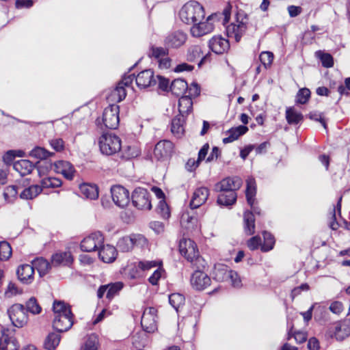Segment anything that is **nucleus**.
Segmentation results:
<instances>
[{
	"instance_id": "nucleus-16",
	"label": "nucleus",
	"mask_w": 350,
	"mask_h": 350,
	"mask_svg": "<svg viewBox=\"0 0 350 350\" xmlns=\"http://www.w3.org/2000/svg\"><path fill=\"white\" fill-rule=\"evenodd\" d=\"M73 325V314H57L54 316L53 327L59 332H66Z\"/></svg>"
},
{
	"instance_id": "nucleus-30",
	"label": "nucleus",
	"mask_w": 350,
	"mask_h": 350,
	"mask_svg": "<svg viewBox=\"0 0 350 350\" xmlns=\"http://www.w3.org/2000/svg\"><path fill=\"white\" fill-rule=\"evenodd\" d=\"M231 269L223 264H217L214 267L213 271V278L218 282L228 280Z\"/></svg>"
},
{
	"instance_id": "nucleus-33",
	"label": "nucleus",
	"mask_w": 350,
	"mask_h": 350,
	"mask_svg": "<svg viewBox=\"0 0 350 350\" xmlns=\"http://www.w3.org/2000/svg\"><path fill=\"white\" fill-rule=\"evenodd\" d=\"M184 122V117L181 116H177L172 121L171 131L177 138L181 137L185 132Z\"/></svg>"
},
{
	"instance_id": "nucleus-23",
	"label": "nucleus",
	"mask_w": 350,
	"mask_h": 350,
	"mask_svg": "<svg viewBox=\"0 0 350 350\" xmlns=\"http://www.w3.org/2000/svg\"><path fill=\"white\" fill-rule=\"evenodd\" d=\"M73 262V257L70 252H59L52 256L51 264L53 266H70Z\"/></svg>"
},
{
	"instance_id": "nucleus-5",
	"label": "nucleus",
	"mask_w": 350,
	"mask_h": 350,
	"mask_svg": "<svg viewBox=\"0 0 350 350\" xmlns=\"http://www.w3.org/2000/svg\"><path fill=\"white\" fill-rule=\"evenodd\" d=\"M148 245L146 237L140 234H132L120 238L117 243L118 248L124 252L131 251L134 247L143 248Z\"/></svg>"
},
{
	"instance_id": "nucleus-14",
	"label": "nucleus",
	"mask_w": 350,
	"mask_h": 350,
	"mask_svg": "<svg viewBox=\"0 0 350 350\" xmlns=\"http://www.w3.org/2000/svg\"><path fill=\"white\" fill-rule=\"evenodd\" d=\"M111 198L113 202L119 207L124 208L129 203V192L121 185H113L111 188Z\"/></svg>"
},
{
	"instance_id": "nucleus-11",
	"label": "nucleus",
	"mask_w": 350,
	"mask_h": 350,
	"mask_svg": "<svg viewBox=\"0 0 350 350\" xmlns=\"http://www.w3.org/2000/svg\"><path fill=\"white\" fill-rule=\"evenodd\" d=\"M157 310L153 307H149L144 310L142 317L141 324L144 331L152 333L157 329Z\"/></svg>"
},
{
	"instance_id": "nucleus-48",
	"label": "nucleus",
	"mask_w": 350,
	"mask_h": 350,
	"mask_svg": "<svg viewBox=\"0 0 350 350\" xmlns=\"http://www.w3.org/2000/svg\"><path fill=\"white\" fill-rule=\"evenodd\" d=\"M169 302L176 310H178L183 305L185 297L180 293H172L169 296Z\"/></svg>"
},
{
	"instance_id": "nucleus-2",
	"label": "nucleus",
	"mask_w": 350,
	"mask_h": 350,
	"mask_svg": "<svg viewBox=\"0 0 350 350\" xmlns=\"http://www.w3.org/2000/svg\"><path fill=\"white\" fill-rule=\"evenodd\" d=\"M204 16V8L194 1L186 3L179 11L180 19L187 25H193L194 23L203 20Z\"/></svg>"
},
{
	"instance_id": "nucleus-45",
	"label": "nucleus",
	"mask_w": 350,
	"mask_h": 350,
	"mask_svg": "<svg viewBox=\"0 0 350 350\" xmlns=\"http://www.w3.org/2000/svg\"><path fill=\"white\" fill-rule=\"evenodd\" d=\"M29 155L31 157H34L39 159H46L54 155L53 152H51L44 148L36 147L29 152Z\"/></svg>"
},
{
	"instance_id": "nucleus-46",
	"label": "nucleus",
	"mask_w": 350,
	"mask_h": 350,
	"mask_svg": "<svg viewBox=\"0 0 350 350\" xmlns=\"http://www.w3.org/2000/svg\"><path fill=\"white\" fill-rule=\"evenodd\" d=\"M62 185V180L55 177L45 178L41 181L42 188H57L61 187Z\"/></svg>"
},
{
	"instance_id": "nucleus-25",
	"label": "nucleus",
	"mask_w": 350,
	"mask_h": 350,
	"mask_svg": "<svg viewBox=\"0 0 350 350\" xmlns=\"http://www.w3.org/2000/svg\"><path fill=\"white\" fill-rule=\"evenodd\" d=\"M256 193V182L254 178H248L247 180V187H246V198L248 204L251 206L252 211L257 214H259L260 212L258 211V208L254 206V197Z\"/></svg>"
},
{
	"instance_id": "nucleus-10",
	"label": "nucleus",
	"mask_w": 350,
	"mask_h": 350,
	"mask_svg": "<svg viewBox=\"0 0 350 350\" xmlns=\"http://www.w3.org/2000/svg\"><path fill=\"white\" fill-rule=\"evenodd\" d=\"M216 17V14L210 15L204 21H198L193 24L190 31L193 37H201L210 33L214 29V25L212 21Z\"/></svg>"
},
{
	"instance_id": "nucleus-55",
	"label": "nucleus",
	"mask_w": 350,
	"mask_h": 350,
	"mask_svg": "<svg viewBox=\"0 0 350 350\" xmlns=\"http://www.w3.org/2000/svg\"><path fill=\"white\" fill-rule=\"evenodd\" d=\"M138 263L142 272L162 265L161 262L159 260H144L139 261Z\"/></svg>"
},
{
	"instance_id": "nucleus-47",
	"label": "nucleus",
	"mask_w": 350,
	"mask_h": 350,
	"mask_svg": "<svg viewBox=\"0 0 350 350\" xmlns=\"http://www.w3.org/2000/svg\"><path fill=\"white\" fill-rule=\"evenodd\" d=\"M123 286V283L121 282L107 284V292L106 294L107 298L109 299H112L120 291L122 290Z\"/></svg>"
},
{
	"instance_id": "nucleus-6",
	"label": "nucleus",
	"mask_w": 350,
	"mask_h": 350,
	"mask_svg": "<svg viewBox=\"0 0 350 350\" xmlns=\"http://www.w3.org/2000/svg\"><path fill=\"white\" fill-rule=\"evenodd\" d=\"M247 18L243 14H238L236 20L226 27L227 36L234 38L239 42L245 33L247 26Z\"/></svg>"
},
{
	"instance_id": "nucleus-19",
	"label": "nucleus",
	"mask_w": 350,
	"mask_h": 350,
	"mask_svg": "<svg viewBox=\"0 0 350 350\" xmlns=\"http://www.w3.org/2000/svg\"><path fill=\"white\" fill-rule=\"evenodd\" d=\"M137 86L140 88H146L156 83L154 72L152 70H145L139 72L135 77Z\"/></svg>"
},
{
	"instance_id": "nucleus-41",
	"label": "nucleus",
	"mask_w": 350,
	"mask_h": 350,
	"mask_svg": "<svg viewBox=\"0 0 350 350\" xmlns=\"http://www.w3.org/2000/svg\"><path fill=\"white\" fill-rule=\"evenodd\" d=\"M53 310L54 316L72 314L70 306L62 301H55L53 302Z\"/></svg>"
},
{
	"instance_id": "nucleus-21",
	"label": "nucleus",
	"mask_w": 350,
	"mask_h": 350,
	"mask_svg": "<svg viewBox=\"0 0 350 350\" xmlns=\"http://www.w3.org/2000/svg\"><path fill=\"white\" fill-rule=\"evenodd\" d=\"M209 196V191L206 187H199L193 193L190 206L191 208H197L206 201Z\"/></svg>"
},
{
	"instance_id": "nucleus-7",
	"label": "nucleus",
	"mask_w": 350,
	"mask_h": 350,
	"mask_svg": "<svg viewBox=\"0 0 350 350\" xmlns=\"http://www.w3.org/2000/svg\"><path fill=\"white\" fill-rule=\"evenodd\" d=\"M102 122L107 129H117L120 122L119 106L111 104L106 107L103 113Z\"/></svg>"
},
{
	"instance_id": "nucleus-63",
	"label": "nucleus",
	"mask_w": 350,
	"mask_h": 350,
	"mask_svg": "<svg viewBox=\"0 0 350 350\" xmlns=\"http://www.w3.org/2000/svg\"><path fill=\"white\" fill-rule=\"evenodd\" d=\"M18 342L15 339L10 338L5 340V345H3L0 350H18Z\"/></svg>"
},
{
	"instance_id": "nucleus-36",
	"label": "nucleus",
	"mask_w": 350,
	"mask_h": 350,
	"mask_svg": "<svg viewBox=\"0 0 350 350\" xmlns=\"http://www.w3.org/2000/svg\"><path fill=\"white\" fill-rule=\"evenodd\" d=\"M188 88L187 82L181 79H174L170 85L172 93L177 96L183 95Z\"/></svg>"
},
{
	"instance_id": "nucleus-54",
	"label": "nucleus",
	"mask_w": 350,
	"mask_h": 350,
	"mask_svg": "<svg viewBox=\"0 0 350 350\" xmlns=\"http://www.w3.org/2000/svg\"><path fill=\"white\" fill-rule=\"evenodd\" d=\"M274 56L270 51H263L260 54L259 59L265 68H269L272 64Z\"/></svg>"
},
{
	"instance_id": "nucleus-34",
	"label": "nucleus",
	"mask_w": 350,
	"mask_h": 350,
	"mask_svg": "<svg viewBox=\"0 0 350 350\" xmlns=\"http://www.w3.org/2000/svg\"><path fill=\"white\" fill-rule=\"evenodd\" d=\"M126 95L125 88L121 84H118L107 96V100L109 103H119L124 99Z\"/></svg>"
},
{
	"instance_id": "nucleus-22",
	"label": "nucleus",
	"mask_w": 350,
	"mask_h": 350,
	"mask_svg": "<svg viewBox=\"0 0 350 350\" xmlns=\"http://www.w3.org/2000/svg\"><path fill=\"white\" fill-rule=\"evenodd\" d=\"M210 49L217 54H222L230 48L228 40L221 36H214L209 40Z\"/></svg>"
},
{
	"instance_id": "nucleus-44",
	"label": "nucleus",
	"mask_w": 350,
	"mask_h": 350,
	"mask_svg": "<svg viewBox=\"0 0 350 350\" xmlns=\"http://www.w3.org/2000/svg\"><path fill=\"white\" fill-rule=\"evenodd\" d=\"M99 345L98 337L96 334H91L88 336L81 350H98Z\"/></svg>"
},
{
	"instance_id": "nucleus-26",
	"label": "nucleus",
	"mask_w": 350,
	"mask_h": 350,
	"mask_svg": "<svg viewBox=\"0 0 350 350\" xmlns=\"http://www.w3.org/2000/svg\"><path fill=\"white\" fill-rule=\"evenodd\" d=\"M80 195L88 200H96L98 198V188L94 184L82 183L79 185Z\"/></svg>"
},
{
	"instance_id": "nucleus-18",
	"label": "nucleus",
	"mask_w": 350,
	"mask_h": 350,
	"mask_svg": "<svg viewBox=\"0 0 350 350\" xmlns=\"http://www.w3.org/2000/svg\"><path fill=\"white\" fill-rule=\"evenodd\" d=\"M54 170L67 180H71L74 178L75 170L73 165L68 161H59L54 163Z\"/></svg>"
},
{
	"instance_id": "nucleus-31",
	"label": "nucleus",
	"mask_w": 350,
	"mask_h": 350,
	"mask_svg": "<svg viewBox=\"0 0 350 350\" xmlns=\"http://www.w3.org/2000/svg\"><path fill=\"white\" fill-rule=\"evenodd\" d=\"M248 131L245 126L240 125L237 127L231 128L227 131L228 137L223 139L224 144H228L237 139L241 135H244Z\"/></svg>"
},
{
	"instance_id": "nucleus-13",
	"label": "nucleus",
	"mask_w": 350,
	"mask_h": 350,
	"mask_svg": "<svg viewBox=\"0 0 350 350\" xmlns=\"http://www.w3.org/2000/svg\"><path fill=\"white\" fill-rule=\"evenodd\" d=\"M104 238L100 232H95L84 238L81 243V249L87 252L95 251L103 245Z\"/></svg>"
},
{
	"instance_id": "nucleus-60",
	"label": "nucleus",
	"mask_w": 350,
	"mask_h": 350,
	"mask_svg": "<svg viewBox=\"0 0 350 350\" xmlns=\"http://www.w3.org/2000/svg\"><path fill=\"white\" fill-rule=\"evenodd\" d=\"M188 92V95L187 96H190L192 98H196L200 94V88L197 83H192L190 86H188L187 91Z\"/></svg>"
},
{
	"instance_id": "nucleus-43",
	"label": "nucleus",
	"mask_w": 350,
	"mask_h": 350,
	"mask_svg": "<svg viewBox=\"0 0 350 350\" xmlns=\"http://www.w3.org/2000/svg\"><path fill=\"white\" fill-rule=\"evenodd\" d=\"M125 274L130 279H137L142 277V271L138 262L131 263L125 269Z\"/></svg>"
},
{
	"instance_id": "nucleus-9",
	"label": "nucleus",
	"mask_w": 350,
	"mask_h": 350,
	"mask_svg": "<svg viewBox=\"0 0 350 350\" xmlns=\"http://www.w3.org/2000/svg\"><path fill=\"white\" fill-rule=\"evenodd\" d=\"M132 202L133 205L139 210H150L152 204L150 198V193L144 188H136L132 194Z\"/></svg>"
},
{
	"instance_id": "nucleus-58",
	"label": "nucleus",
	"mask_w": 350,
	"mask_h": 350,
	"mask_svg": "<svg viewBox=\"0 0 350 350\" xmlns=\"http://www.w3.org/2000/svg\"><path fill=\"white\" fill-rule=\"evenodd\" d=\"M164 273V269L162 268V266H159L156 270H154V273L150 276L148 278V281L152 285H157L158 284L159 280L162 277Z\"/></svg>"
},
{
	"instance_id": "nucleus-37",
	"label": "nucleus",
	"mask_w": 350,
	"mask_h": 350,
	"mask_svg": "<svg viewBox=\"0 0 350 350\" xmlns=\"http://www.w3.org/2000/svg\"><path fill=\"white\" fill-rule=\"evenodd\" d=\"M60 335L57 333H49L44 339V347L47 350H54L59 345Z\"/></svg>"
},
{
	"instance_id": "nucleus-3",
	"label": "nucleus",
	"mask_w": 350,
	"mask_h": 350,
	"mask_svg": "<svg viewBox=\"0 0 350 350\" xmlns=\"http://www.w3.org/2000/svg\"><path fill=\"white\" fill-rule=\"evenodd\" d=\"M101 152L106 155H111L119 152L122 148L120 137L112 133L103 134L98 140Z\"/></svg>"
},
{
	"instance_id": "nucleus-29",
	"label": "nucleus",
	"mask_w": 350,
	"mask_h": 350,
	"mask_svg": "<svg viewBox=\"0 0 350 350\" xmlns=\"http://www.w3.org/2000/svg\"><path fill=\"white\" fill-rule=\"evenodd\" d=\"M99 257L105 262H113L117 256L116 249L110 245H103L99 251Z\"/></svg>"
},
{
	"instance_id": "nucleus-24",
	"label": "nucleus",
	"mask_w": 350,
	"mask_h": 350,
	"mask_svg": "<svg viewBox=\"0 0 350 350\" xmlns=\"http://www.w3.org/2000/svg\"><path fill=\"white\" fill-rule=\"evenodd\" d=\"M16 273L18 279L25 284L31 283L33 280L34 269L31 265L25 264L19 266Z\"/></svg>"
},
{
	"instance_id": "nucleus-35",
	"label": "nucleus",
	"mask_w": 350,
	"mask_h": 350,
	"mask_svg": "<svg viewBox=\"0 0 350 350\" xmlns=\"http://www.w3.org/2000/svg\"><path fill=\"white\" fill-rule=\"evenodd\" d=\"M42 190V187L38 185H31L21 191L20 198L23 200H31L38 196Z\"/></svg>"
},
{
	"instance_id": "nucleus-12",
	"label": "nucleus",
	"mask_w": 350,
	"mask_h": 350,
	"mask_svg": "<svg viewBox=\"0 0 350 350\" xmlns=\"http://www.w3.org/2000/svg\"><path fill=\"white\" fill-rule=\"evenodd\" d=\"M174 152V145L169 140L159 141L154 149V157L157 161H166L171 157Z\"/></svg>"
},
{
	"instance_id": "nucleus-39",
	"label": "nucleus",
	"mask_w": 350,
	"mask_h": 350,
	"mask_svg": "<svg viewBox=\"0 0 350 350\" xmlns=\"http://www.w3.org/2000/svg\"><path fill=\"white\" fill-rule=\"evenodd\" d=\"M33 269H36L40 276L46 275L51 269L50 263L43 258H38L32 262Z\"/></svg>"
},
{
	"instance_id": "nucleus-38",
	"label": "nucleus",
	"mask_w": 350,
	"mask_h": 350,
	"mask_svg": "<svg viewBox=\"0 0 350 350\" xmlns=\"http://www.w3.org/2000/svg\"><path fill=\"white\" fill-rule=\"evenodd\" d=\"M286 119L289 124H297L304 119L303 115L293 107L286 109Z\"/></svg>"
},
{
	"instance_id": "nucleus-27",
	"label": "nucleus",
	"mask_w": 350,
	"mask_h": 350,
	"mask_svg": "<svg viewBox=\"0 0 350 350\" xmlns=\"http://www.w3.org/2000/svg\"><path fill=\"white\" fill-rule=\"evenodd\" d=\"M187 57V59L190 62H194L200 59L198 64L199 66H200L207 58L206 55H203L202 46L200 45L191 46L188 49Z\"/></svg>"
},
{
	"instance_id": "nucleus-61",
	"label": "nucleus",
	"mask_w": 350,
	"mask_h": 350,
	"mask_svg": "<svg viewBox=\"0 0 350 350\" xmlns=\"http://www.w3.org/2000/svg\"><path fill=\"white\" fill-rule=\"evenodd\" d=\"M49 144L53 149L57 152H61L64 149V142L61 138H54L49 141Z\"/></svg>"
},
{
	"instance_id": "nucleus-1",
	"label": "nucleus",
	"mask_w": 350,
	"mask_h": 350,
	"mask_svg": "<svg viewBox=\"0 0 350 350\" xmlns=\"http://www.w3.org/2000/svg\"><path fill=\"white\" fill-rule=\"evenodd\" d=\"M241 185L242 180L237 176L226 178L217 183L215 190L222 192L219 195V201L226 203V196H228L230 202H236L237 198L236 191L241 187Z\"/></svg>"
},
{
	"instance_id": "nucleus-28",
	"label": "nucleus",
	"mask_w": 350,
	"mask_h": 350,
	"mask_svg": "<svg viewBox=\"0 0 350 350\" xmlns=\"http://www.w3.org/2000/svg\"><path fill=\"white\" fill-rule=\"evenodd\" d=\"M35 165L29 160L21 159L14 163V170L21 176L29 174L34 169Z\"/></svg>"
},
{
	"instance_id": "nucleus-20",
	"label": "nucleus",
	"mask_w": 350,
	"mask_h": 350,
	"mask_svg": "<svg viewBox=\"0 0 350 350\" xmlns=\"http://www.w3.org/2000/svg\"><path fill=\"white\" fill-rule=\"evenodd\" d=\"M332 335L337 340L342 341L350 335V322L340 321L334 325Z\"/></svg>"
},
{
	"instance_id": "nucleus-56",
	"label": "nucleus",
	"mask_w": 350,
	"mask_h": 350,
	"mask_svg": "<svg viewBox=\"0 0 350 350\" xmlns=\"http://www.w3.org/2000/svg\"><path fill=\"white\" fill-rule=\"evenodd\" d=\"M317 55L321 59L322 64L324 67L330 68L333 66L334 60L330 54L318 51L317 52Z\"/></svg>"
},
{
	"instance_id": "nucleus-50",
	"label": "nucleus",
	"mask_w": 350,
	"mask_h": 350,
	"mask_svg": "<svg viewBox=\"0 0 350 350\" xmlns=\"http://www.w3.org/2000/svg\"><path fill=\"white\" fill-rule=\"evenodd\" d=\"M198 221L196 217L189 216L188 214H183L181 217V225L187 229H193Z\"/></svg>"
},
{
	"instance_id": "nucleus-57",
	"label": "nucleus",
	"mask_w": 350,
	"mask_h": 350,
	"mask_svg": "<svg viewBox=\"0 0 350 350\" xmlns=\"http://www.w3.org/2000/svg\"><path fill=\"white\" fill-rule=\"evenodd\" d=\"M310 96V91L308 88H302L299 90L297 95V102L300 104H305Z\"/></svg>"
},
{
	"instance_id": "nucleus-4",
	"label": "nucleus",
	"mask_w": 350,
	"mask_h": 350,
	"mask_svg": "<svg viewBox=\"0 0 350 350\" xmlns=\"http://www.w3.org/2000/svg\"><path fill=\"white\" fill-rule=\"evenodd\" d=\"M179 251L181 255H183L188 261L196 265L198 267V263H200V266H203L200 263L201 258L199 256V252L197 248L196 244L193 241L189 239H183L179 242Z\"/></svg>"
},
{
	"instance_id": "nucleus-49",
	"label": "nucleus",
	"mask_w": 350,
	"mask_h": 350,
	"mask_svg": "<svg viewBox=\"0 0 350 350\" xmlns=\"http://www.w3.org/2000/svg\"><path fill=\"white\" fill-rule=\"evenodd\" d=\"M264 243L262 245L261 250L263 252H268L273 249L275 244L274 237L269 232H264L262 233Z\"/></svg>"
},
{
	"instance_id": "nucleus-53",
	"label": "nucleus",
	"mask_w": 350,
	"mask_h": 350,
	"mask_svg": "<svg viewBox=\"0 0 350 350\" xmlns=\"http://www.w3.org/2000/svg\"><path fill=\"white\" fill-rule=\"evenodd\" d=\"M27 310L33 314H38L41 312V307L35 297H31L26 303Z\"/></svg>"
},
{
	"instance_id": "nucleus-59",
	"label": "nucleus",
	"mask_w": 350,
	"mask_h": 350,
	"mask_svg": "<svg viewBox=\"0 0 350 350\" xmlns=\"http://www.w3.org/2000/svg\"><path fill=\"white\" fill-rule=\"evenodd\" d=\"M157 211L163 218L170 217V211L167 204L163 200H160L157 205Z\"/></svg>"
},
{
	"instance_id": "nucleus-64",
	"label": "nucleus",
	"mask_w": 350,
	"mask_h": 350,
	"mask_svg": "<svg viewBox=\"0 0 350 350\" xmlns=\"http://www.w3.org/2000/svg\"><path fill=\"white\" fill-rule=\"evenodd\" d=\"M171 59L167 56L165 55L157 61L159 68L167 69L171 66Z\"/></svg>"
},
{
	"instance_id": "nucleus-15",
	"label": "nucleus",
	"mask_w": 350,
	"mask_h": 350,
	"mask_svg": "<svg viewBox=\"0 0 350 350\" xmlns=\"http://www.w3.org/2000/svg\"><path fill=\"white\" fill-rule=\"evenodd\" d=\"M187 39V36L185 33L182 31H176L166 36L164 43L167 48L177 49L183 46Z\"/></svg>"
},
{
	"instance_id": "nucleus-8",
	"label": "nucleus",
	"mask_w": 350,
	"mask_h": 350,
	"mask_svg": "<svg viewBox=\"0 0 350 350\" xmlns=\"http://www.w3.org/2000/svg\"><path fill=\"white\" fill-rule=\"evenodd\" d=\"M10 321L14 326L23 327L27 323V314L22 304L12 305L8 310Z\"/></svg>"
},
{
	"instance_id": "nucleus-17",
	"label": "nucleus",
	"mask_w": 350,
	"mask_h": 350,
	"mask_svg": "<svg viewBox=\"0 0 350 350\" xmlns=\"http://www.w3.org/2000/svg\"><path fill=\"white\" fill-rule=\"evenodd\" d=\"M191 284L196 290H203L211 284V278L206 273L197 271L191 275Z\"/></svg>"
},
{
	"instance_id": "nucleus-62",
	"label": "nucleus",
	"mask_w": 350,
	"mask_h": 350,
	"mask_svg": "<svg viewBox=\"0 0 350 350\" xmlns=\"http://www.w3.org/2000/svg\"><path fill=\"white\" fill-rule=\"evenodd\" d=\"M21 189L22 187L21 186L17 185L7 187L3 193L5 199L7 200L8 197H15L18 193V190Z\"/></svg>"
},
{
	"instance_id": "nucleus-32",
	"label": "nucleus",
	"mask_w": 350,
	"mask_h": 350,
	"mask_svg": "<svg viewBox=\"0 0 350 350\" xmlns=\"http://www.w3.org/2000/svg\"><path fill=\"white\" fill-rule=\"evenodd\" d=\"M193 109V101L190 96H182L178 100L179 116L184 117Z\"/></svg>"
},
{
	"instance_id": "nucleus-51",
	"label": "nucleus",
	"mask_w": 350,
	"mask_h": 350,
	"mask_svg": "<svg viewBox=\"0 0 350 350\" xmlns=\"http://www.w3.org/2000/svg\"><path fill=\"white\" fill-rule=\"evenodd\" d=\"M149 55L158 61L162 57L168 55V49L167 48L152 46Z\"/></svg>"
},
{
	"instance_id": "nucleus-40",
	"label": "nucleus",
	"mask_w": 350,
	"mask_h": 350,
	"mask_svg": "<svg viewBox=\"0 0 350 350\" xmlns=\"http://www.w3.org/2000/svg\"><path fill=\"white\" fill-rule=\"evenodd\" d=\"M140 154V148L137 144L125 146L122 149V157L125 159H131Z\"/></svg>"
},
{
	"instance_id": "nucleus-42",
	"label": "nucleus",
	"mask_w": 350,
	"mask_h": 350,
	"mask_svg": "<svg viewBox=\"0 0 350 350\" xmlns=\"http://www.w3.org/2000/svg\"><path fill=\"white\" fill-rule=\"evenodd\" d=\"M254 215L250 211H246L244 213V223L245 232L251 235L254 233Z\"/></svg>"
},
{
	"instance_id": "nucleus-52",
	"label": "nucleus",
	"mask_w": 350,
	"mask_h": 350,
	"mask_svg": "<svg viewBox=\"0 0 350 350\" xmlns=\"http://www.w3.org/2000/svg\"><path fill=\"white\" fill-rule=\"evenodd\" d=\"M12 255L10 245L6 241L0 242V260H7Z\"/></svg>"
}]
</instances>
